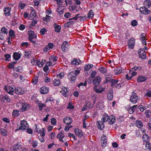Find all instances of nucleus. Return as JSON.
<instances>
[{
    "instance_id": "1",
    "label": "nucleus",
    "mask_w": 151,
    "mask_h": 151,
    "mask_svg": "<svg viewBox=\"0 0 151 151\" xmlns=\"http://www.w3.org/2000/svg\"><path fill=\"white\" fill-rule=\"evenodd\" d=\"M64 73H58L56 76H54L52 78L53 85L55 86H59L60 83L59 79L62 78L64 77Z\"/></svg>"
},
{
    "instance_id": "2",
    "label": "nucleus",
    "mask_w": 151,
    "mask_h": 151,
    "mask_svg": "<svg viewBox=\"0 0 151 151\" xmlns=\"http://www.w3.org/2000/svg\"><path fill=\"white\" fill-rule=\"evenodd\" d=\"M80 73L79 70H77L71 71L69 73L68 75V77L70 80L71 83H73L75 82L77 76Z\"/></svg>"
},
{
    "instance_id": "3",
    "label": "nucleus",
    "mask_w": 151,
    "mask_h": 151,
    "mask_svg": "<svg viewBox=\"0 0 151 151\" xmlns=\"http://www.w3.org/2000/svg\"><path fill=\"white\" fill-rule=\"evenodd\" d=\"M28 34L29 35V41L35 45V42H36L37 36L35 34L34 32L32 31H29Z\"/></svg>"
},
{
    "instance_id": "4",
    "label": "nucleus",
    "mask_w": 151,
    "mask_h": 151,
    "mask_svg": "<svg viewBox=\"0 0 151 151\" xmlns=\"http://www.w3.org/2000/svg\"><path fill=\"white\" fill-rule=\"evenodd\" d=\"M148 136L147 135H144L142 137L143 139V141L146 142L145 145V150L147 151H150L151 150V145L150 143L147 141Z\"/></svg>"
},
{
    "instance_id": "5",
    "label": "nucleus",
    "mask_w": 151,
    "mask_h": 151,
    "mask_svg": "<svg viewBox=\"0 0 151 151\" xmlns=\"http://www.w3.org/2000/svg\"><path fill=\"white\" fill-rule=\"evenodd\" d=\"M139 99L136 94L134 92L132 93V95L130 98V101L134 104H136Z\"/></svg>"
},
{
    "instance_id": "6",
    "label": "nucleus",
    "mask_w": 151,
    "mask_h": 151,
    "mask_svg": "<svg viewBox=\"0 0 151 151\" xmlns=\"http://www.w3.org/2000/svg\"><path fill=\"white\" fill-rule=\"evenodd\" d=\"M21 126L19 127V130H24L26 129L28 127L27 122L25 120L21 121Z\"/></svg>"
},
{
    "instance_id": "7",
    "label": "nucleus",
    "mask_w": 151,
    "mask_h": 151,
    "mask_svg": "<svg viewBox=\"0 0 151 151\" xmlns=\"http://www.w3.org/2000/svg\"><path fill=\"white\" fill-rule=\"evenodd\" d=\"M140 12L141 13L143 14L146 15L150 14L151 13V11L147 9V8H146L145 6L141 7L139 9Z\"/></svg>"
},
{
    "instance_id": "8",
    "label": "nucleus",
    "mask_w": 151,
    "mask_h": 151,
    "mask_svg": "<svg viewBox=\"0 0 151 151\" xmlns=\"http://www.w3.org/2000/svg\"><path fill=\"white\" fill-rule=\"evenodd\" d=\"M128 42V46L129 48L132 49L134 48L135 43V40L134 38H131L129 40Z\"/></svg>"
},
{
    "instance_id": "9",
    "label": "nucleus",
    "mask_w": 151,
    "mask_h": 151,
    "mask_svg": "<svg viewBox=\"0 0 151 151\" xmlns=\"http://www.w3.org/2000/svg\"><path fill=\"white\" fill-rule=\"evenodd\" d=\"M4 89L9 94L11 95H13V93L14 92V89L12 87L10 86H8L7 87L6 86H5L4 87Z\"/></svg>"
},
{
    "instance_id": "10",
    "label": "nucleus",
    "mask_w": 151,
    "mask_h": 151,
    "mask_svg": "<svg viewBox=\"0 0 151 151\" xmlns=\"http://www.w3.org/2000/svg\"><path fill=\"white\" fill-rule=\"evenodd\" d=\"M79 14H77L76 15L75 17L73 18H72L70 19L69 20H70L73 19L75 20H77L78 18H79V19L81 21H84L85 20H86V19L87 17L86 16H79Z\"/></svg>"
},
{
    "instance_id": "11",
    "label": "nucleus",
    "mask_w": 151,
    "mask_h": 151,
    "mask_svg": "<svg viewBox=\"0 0 151 151\" xmlns=\"http://www.w3.org/2000/svg\"><path fill=\"white\" fill-rule=\"evenodd\" d=\"M72 119L70 117L66 116L63 119V122L64 124L69 125H70L72 122Z\"/></svg>"
},
{
    "instance_id": "12",
    "label": "nucleus",
    "mask_w": 151,
    "mask_h": 151,
    "mask_svg": "<svg viewBox=\"0 0 151 151\" xmlns=\"http://www.w3.org/2000/svg\"><path fill=\"white\" fill-rule=\"evenodd\" d=\"M101 80V79L99 76H96L93 81V84L95 86H98L100 83Z\"/></svg>"
},
{
    "instance_id": "13",
    "label": "nucleus",
    "mask_w": 151,
    "mask_h": 151,
    "mask_svg": "<svg viewBox=\"0 0 151 151\" xmlns=\"http://www.w3.org/2000/svg\"><path fill=\"white\" fill-rule=\"evenodd\" d=\"M22 148V146L19 143H18L13 146V151H21Z\"/></svg>"
},
{
    "instance_id": "14",
    "label": "nucleus",
    "mask_w": 151,
    "mask_h": 151,
    "mask_svg": "<svg viewBox=\"0 0 151 151\" xmlns=\"http://www.w3.org/2000/svg\"><path fill=\"white\" fill-rule=\"evenodd\" d=\"M22 107L21 109L22 111H24L27 110L29 108V105L26 103H22Z\"/></svg>"
},
{
    "instance_id": "15",
    "label": "nucleus",
    "mask_w": 151,
    "mask_h": 151,
    "mask_svg": "<svg viewBox=\"0 0 151 151\" xmlns=\"http://www.w3.org/2000/svg\"><path fill=\"white\" fill-rule=\"evenodd\" d=\"M48 88L45 86L42 87L40 89V92L42 94H46L48 93Z\"/></svg>"
},
{
    "instance_id": "16",
    "label": "nucleus",
    "mask_w": 151,
    "mask_h": 151,
    "mask_svg": "<svg viewBox=\"0 0 151 151\" xmlns=\"http://www.w3.org/2000/svg\"><path fill=\"white\" fill-rule=\"evenodd\" d=\"M94 91H95L96 93H101L102 92L104 91L105 89V88H97L96 87V86H94L93 88Z\"/></svg>"
},
{
    "instance_id": "17",
    "label": "nucleus",
    "mask_w": 151,
    "mask_h": 151,
    "mask_svg": "<svg viewBox=\"0 0 151 151\" xmlns=\"http://www.w3.org/2000/svg\"><path fill=\"white\" fill-rule=\"evenodd\" d=\"M68 47L69 45L68 42L65 41L63 42L61 46L63 51L64 52L67 50Z\"/></svg>"
},
{
    "instance_id": "18",
    "label": "nucleus",
    "mask_w": 151,
    "mask_h": 151,
    "mask_svg": "<svg viewBox=\"0 0 151 151\" xmlns=\"http://www.w3.org/2000/svg\"><path fill=\"white\" fill-rule=\"evenodd\" d=\"M64 96L66 97L68 96V88L65 87L62 88V90L60 91Z\"/></svg>"
},
{
    "instance_id": "19",
    "label": "nucleus",
    "mask_w": 151,
    "mask_h": 151,
    "mask_svg": "<svg viewBox=\"0 0 151 151\" xmlns=\"http://www.w3.org/2000/svg\"><path fill=\"white\" fill-rule=\"evenodd\" d=\"M15 92L17 94H21L24 93L25 92V91L22 88H18L16 89Z\"/></svg>"
},
{
    "instance_id": "20",
    "label": "nucleus",
    "mask_w": 151,
    "mask_h": 151,
    "mask_svg": "<svg viewBox=\"0 0 151 151\" xmlns=\"http://www.w3.org/2000/svg\"><path fill=\"white\" fill-rule=\"evenodd\" d=\"M116 121V119L115 117L113 115H111L109 117L108 122L109 124H112L114 123Z\"/></svg>"
},
{
    "instance_id": "21",
    "label": "nucleus",
    "mask_w": 151,
    "mask_h": 151,
    "mask_svg": "<svg viewBox=\"0 0 151 151\" xmlns=\"http://www.w3.org/2000/svg\"><path fill=\"white\" fill-rule=\"evenodd\" d=\"M97 124L98 126V128L101 130L103 129L104 126V123L102 121L97 122Z\"/></svg>"
},
{
    "instance_id": "22",
    "label": "nucleus",
    "mask_w": 151,
    "mask_h": 151,
    "mask_svg": "<svg viewBox=\"0 0 151 151\" xmlns=\"http://www.w3.org/2000/svg\"><path fill=\"white\" fill-rule=\"evenodd\" d=\"M81 61L80 60L74 58L73 59V60L71 61V64L73 65H78L81 63Z\"/></svg>"
},
{
    "instance_id": "23",
    "label": "nucleus",
    "mask_w": 151,
    "mask_h": 151,
    "mask_svg": "<svg viewBox=\"0 0 151 151\" xmlns=\"http://www.w3.org/2000/svg\"><path fill=\"white\" fill-rule=\"evenodd\" d=\"M11 8L9 7H6L4 9V13L6 16H9L10 14V11Z\"/></svg>"
},
{
    "instance_id": "24",
    "label": "nucleus",
    "mask_w": 151,
    "mask_h": 151,
    "mask_svg": "<svg viewBox=\"0 0 151 151\" xmlns=\"http://www.w3.org/2000/svg\"><path fill=\"white\" fill-rule=\"evenodd\" d=\"M113 93L112 90L107 93V98L110 101H111L113 99Z\"/></svg>"
},
{
    "instance_id": "25",
    "label": "nucleus",
    "mask_w": 151,
    "mask_h": 151,
    "mask_svg": "<svg viewBox=\"0 0 151 151\" xmlns=\"http://www.w3.org/2000/svg\"><path fill=\"white\" fill-rule=\"evenodd\" d=\"M137 107V105H134L130 107V108L129 109V112L130 114H132L134 112L136 109V108Z\"/></svg>"
},
{
    "instance_id": "26",
    "label": "nucleus",
    "mask_w": 151,
    "mask_h": 151,
    "mask_svg": "<svg viewBox=\"0 0 151 151\" xmlns=\"http://www.w3.org/2000/svg\"><path fill=\"white\" fill-rule=\"evenodd\" d=\"M147 80L146 77L143 76H140L137 78V81L139 82L145 81Z\"/></svg>"
},
{
    "instance_id": "27",
    "label": "nucleus",
    "mask_w": 151,
    "mask_h": 151,
    "mask_svg": "<svg viewBox=\"0 0 151 151\" xmlns=\"http://www.w3.org/2000/svg\"><path fill=\"white\" fill-rule=\"evenodd\" d=\"M141 51L139 50L138 52L140 55L139 57L142 59H145L146 58V56L145 53L144 52H142V53L141 52Z\"/></svg>"
},
{
    "instance_id": "28",
    "label": "nucleus",
    "mask_w": 151,
    "mask_h": 151,
    "mask_svg": "<svg viewBox=\"0 0 151 151\" xmlns=\"http://www.w3.org/2000/svg\"><path fill=\"white\" fill-rule=\"evenodd\" d=\"M20 58V55L18 53H14L13 58L16 60H18Z\"/></svg>"
},
{
    "instance_id": "29",
    "label": "nucleus",
    "mask_w": 151,
    "mask_h": 151,
    "mask_svg": "<svg viewBox=\"0 0 151 151\" xmlns=\"http://www.w3.org/2000/svg\"><path fill=\"white\" fill-rule=\"evenodd\" d=\"M144 4L145 7L149 8L151 6V1L149 0H146L144 1Z\"/></svg>"
},
{
    "instance_id": "30",
    "label": "nucleus",
    "mask_w": 151,
    "mask_h": 151,
    "mask_svg": "<svg viewBox=\"0 0 151 151\" xmlns=\"http://www.w3.org/2000/svg\"><path fill=\"white\" fill-rule=\"evenodd\" d=\"M109 117L108 115L106 114H104L103 115L102 117V119L103 121L105 122L108 121Z\"/></svg>"
},
{
    "instance_id": "31",
    "label": "nucleus",
    "mask_w": 151,
    "mask_h": 151,
    "mask_svg": "<svg viewBox=\"0 0 151 151\" xmlns=\"http://www.w3.org/2000/svg\"><path fill=\"white\" fill-rule=\"evenodd\" d=\"M22 67L21 66H19L14 68V71L21 73L23 71Z\"/></svg>"
},
{
    "instance_id": "32",
    "label": "nucleus",
    "mask_w": 151,
    "mask_h": 151,
    "mask_svg": "<svg viewBox=\"0 0 151 151\" xmlns=\"http://www.w3.org/2000/svg\"><path fill=\"white\" fill-rule=\"evenodd\" d=\"M54 27L55 28V31L57 32H59L61 29V26L60 25H57L56 24L54 25Z\"/></svg>"
},
{
    "instance_id": "33",
    "label": "nucleus",
    "mask_w": 151,
    "mask_h": 151,
    "mask_svg": "<svg viewBox=\"0 0 151 151\" xmlns=\"http://www.w3.org/2000/svg\"><path fill=\"white\" fill-rule=\"evenodd\" d=\"M118 81L114 79H110V82L111 83V86L112 88H113L115 84H116Z\"/></svg>"
},
{
    "instance_id": "34",
    "label": "nucleus",
    "mask_w": 151,
    "mask_h": 151,
    "mask_svg": "<svg viewBox=\"0 0 151 151\" xmlns=\"http://www.w3.org/2000/svg\"><path fill=\"white\" fill-rule=\"evenodd\" d=\"M98 70L101 73L103 74L106 73L107 71L106 69L103 67L99 68Z\"/></svg>"
},
{
    "instance_id": "35",
    "label": "nucleus",
    "mask_w": 151,
    "mask_h": 151,
    "mask_svg": "<svg viewBox=\"0 0 151 151\" xmlns=\"http://www.w3.org/2000/svg\"><path fill=\"white\" fill-rule=\"evenodd\" d=\"M94 16V13L92 10H91L89 11L88 14V18H92Z\"/></svg>"
},
{
    "instance_id": "36",
    "label": "nucleus",
    "mask_w": 151,
    "mask_h": 151,
    "mask_svg": "<svg viewBox=\"0 0 151 151\" xmlns=\"http://www.w3.org/2000/svg\"><path fill=\"white\" fill-rule=\"evenodd\" d=\"M136 125L138 127H141L143 126V124L141 121L137 120L136 122Z\"/></svg>"
},
{
    "instance_id": "37",
    "label": "nucleus",
    "mask_w": 151,
    "mask_h": 151,
    "mask_svg": "<svg viewBox=\"0 0 151 151\" xmlns=\"http://www.w3.org/2000/svg\"><path fill=\"white\" fill-rule=\"evenodd\" d=\"M19 111L17 110H14L12 113V116L14 117L18 116L19 114Z\"/></svg>"
},
{
    "instance_id": "38",
    "label": "nucleus",
    "mask_w": 151,
    "mask_h": 151,
    "mask_svg": "<svg viewBox=\"0 0 151 151\" xmlns=\"http://www.w3.org/2000/svg\"><path fill=\"white\" fill-rule=\"evenodd\" d=\"M141 68L139 67L135 66L133 68H132L131 70L129 71V72H131V71H136L138 70H140Z\"/></svg>"
},
{
    "instance_id": "39",
    "label": "nucleus",
    "mask_w": 151,
    "mask_h": 151,
    "mask_svg": "<svg viewBox=\"0 0 151 151\" xmlns=\"http://www.w3.org/2000/svg\"><path fill=\"white\" fill-rule=\"evenodd\" d=\"M1 134L2 135L5 136L7 135V132L4 128H1L0 129Z\"/></svg>"
},
{
    "instance_id": "40",
    "label": "nucleus",
    "mask_w": 151,
    "mask_h": 151,
    "mask_svg": "<svg viewBox=\"0 0 151 151\" xmlns=\"http://www.w3.org/2000/svg\"><path fill=\"white\" fill-rule=\"evenodd\" d=\"M93 66V65L92 64L91 65H86L84 68V71H87L88 69H89L91 68H92Z\"/></svg>"
},
{
    "instance_id": "41",
    "label": "nucleus",
    "mask_w": 151,
    "mask_h": 151,
    "mask_svg": "<svg viewBox=\"0 0 151 151\" xmlns=\"http://www.w3.org/2000/svg\"><path fill=\"white\" fill-rule=\"evenodd\" d=\"M57 11L59 12L60 15L62 14L63 13V10L62 9V7L59 6L57 9Z\"/></svg>"
},
{
    "instance_id": "42",
    "label": "nucleus",
    "mask_w": 151,
    "mask_h": 151,
    "mask_svg": "<svg viewBox=\"0 0 151 151\" xmlns=\"http://www.w3.org/2000/svg\"><path fill=\"white\" fill-rule=\"evenodd\" d=\"M34 128L37 132H40L41 131V129L39 128V126L36 124L34 127Z\"/></svg>"
},
{
    "instance_id": "43",
    "label": "nucleus",
    "mask_w": 151,
    "mask_h": 151,
    "mask_svg": "<svg viewBox=\"0 0 151 151\" xmlns=\"http://www.w3.org/2000/svg\"><path fill=\"white\" fill-rule=\"evenodd\" d=\"M43 20L44 21L48 22L49 20L51 18V17L46 15L45 17H43Z\"/></svg>"
},
{
    "instance_id": "44",
    "label": "nucleus",
    "mask_w": 151,
    "mask_h": 151,
    "mask_svg": "<svg viewBox=\"0 0 151 151\" xmlns=\"http://www.w3.org/2000/svg\"><path fill=\"white\" fill-rule=\"evenodd\" d=\"M38 77H35L33 79L32 82V83L34 85L36 84L38 81Z\"/></svg>"
},
{
    "instance_id": "45",
    "label": "nucleus",
    "mask_w": 151,
    "mask_h": 151,
    "mask_svg": "<svg viewBox=\"0 0 151 151\" xmlns=\"http://www.w3.org/2000/svg\"><path fill=\"white\" fill-rule=\"evenodd\" d=\"M47 30L44 28H42L40 31V33L42 35H44Z\"/></svg>"
},
{
    "instance_id": "46",
    "label": "nucleus",
    "mask_w": 151,
    "mask_h": 151,
    "mask_svg": "<svg viewBox=\"0 0 151 151\" xmlns=\"http://www.w3.org/2000/svg\"><path fill=\"white\" fill-rule=\"evenodd\" d=\"M36 15V14L35 13V10H33L31 12L30 15V18L31 19H33V18H32L31 17H35Z\"/></svg>"
},
{
    "instance_id": "47",
    "label": "nucleus",
    "mask_w": 151,
    "mask_h": 151,
    "mask_svg": "<svg viewBox=\"0 0 151 151\" xmlns=\"http://www.w3.org/2000/svg\"><path fill=\"white\" fill-rule=\"evenodd\" d=\"M145 113L146 114V118H148L151 116V111L147 110L145 111Z\"/></svg>"
},
{
    "instance_id": "48",
    "label": "nucleus",
    "mask_w": 151,
    "mask_h": 151,
    "mask_svg": "<svg viewBox=\"0 0 151 151\" xmlns=\"http://www.w3.org/2000/svg\"><path fill=\"white\" fill-rule=\"evenodd\" d=\"M57 137V138L63 137H64V134L63 133L62 131H61L58 134Z\"/></svg>"
},
{
    "instance_id": "49",
    "label": "nucleus",
    "mask_w": 151,
    "mask_h": 151,
    "mask_svg": "<svg viewBox=\"0 0 151 151\" xmlns=\"http://www.w3.org/2000/svg\"><path fill=\"white\" fill-rule=\"evenodd\" d=\"M1 31L2 33L6 34H7V30L5 27H2V28L1 29Z\"/></svg>"
},
{
    "instance_id": "50",
    "label": "nucleus",
    "mask_w": 151,
    "mask_h": 151,
    "mask_svg": "<svg viewBox=\"0 0 151 151\" xmlns=\"http://www.w3.org/2000/svg\"><path fill=\"white\" fill-rule=\"evenodd\" d=\"M25 53L24 54V57L25 58H30L31 56V53H30L28 52H25Z\"/></svg>"
},
{
    "instance_id": "51",
    "label": "nucleus",
    "mask_w": 151,
    "mask_h": 151,
    "mask_svg": "<svg viewBox=\"0 0 151 151\" xmlns=\"http://www.w3.org/2000/svg\"><path fill=\"white\" fill-rule=\"evenodd\" d=\"M16 63L15 62H13L11 63H10L9 65H8V67L9 69H11V68H14V64Z\"/></svg>"
},
{
    "instance_id": "52",
    "label": "nucleus",
    "mask_w": 151,
    "mask_h": 151,
    "mask_svg": "<svg viewBox=\"0 0 151 151\" xmlns=\"http://www.w3.org/2000/svg\"><path fill=\"white\" fill-rule=\"evenodd\" d=\"M139 107L140 111L142 112L143 111L145 110L146 109V108L145 106H143L142 105H140L139 106Z\"/></svg>"
},
{
    "instance_id": "53",
    "label": "nucleus",
    "mask_w": 151,
    "mask_h": 151,
    "mask_svg": "<svg viewBox=\"0 0 151 151\" xmlns=\"http://www.w3.org/2000/svg\"><path fill=\"white\" fill-rule=\"evenodd\" d=\"M42 130H41V131L39 133H40V135L42 136V137H43L45 136V130H44V129L43 128H42Z\"/></svg>"
},
{
    "instance_id": "54",
    "label": "nucleus",
    "mask_w": 151,
    "mask_h": 151,
    "mask_svg": "<svg viewBox=\"0 0 151 151\" xmlns=\"http://www.w3.org/2000/svg\"><path fill=\"white\" fill-rule=\"evenodd\" d=\"M86 81H85V82L84 83L82 82L80 83L77 86L78 88H80V87L81 86H86Z\"/></svg>"
},
{
    "instance_id": "55",
    "label": "nucleus",
    "mask_w": 151,
    "mask_h": 151,
    "mask_svg": "<svg viewBox=\"0 0 151 151\" xmlns=\"http://www.w3.org/2000/svg\"><path fill=\"white\" fill-rule=\"evenodd\" d=\"M41 0H33L34 5L35 6H37L39 5L40 3V1Z\"/></svg>"
},
{
    "instance_id": "56",
    "label": "nucleus",
    "mask_w": 151,
    "mask_h": 151,
    "mask_svg": "<svg viewBox=\"0 0 151 151\" xmlns=\"http://www.w3.org/2000/svg\"><path fill=\"white\" fill-rule=\"evenodd\" d=\"M140 37L141 41L144 39H145L146 38L145 34L144 33H142L140 35Z\"/></svg>"
},
{
    "instance_id": "57",
    "label": "nucleus",
    "mask_w": 151,
    "mask_h": 151,
    "mask_svg": "<svg viewBox=\"0 0 151 151\" xmlns=\"http://www.w3.org/2000/svg\"><path fill=\"white\" fill-rule=\"evenodd\" d=\"M56 121L55 119L54 118H52L51 119V124L52 125H55L56 124Z\"/></svg>"
},
{
    "instance_id": "58",
    "label": "nucleus",
    "mask_w": 151,
    "mask_h": 151,
    "mask_svg": "<svg viewBox=\"0 0 151 151\" xmlns=\"http://www.w3.org/2000/svg\"><path fill=\"white\" fill-rule=\"evenodd\" d=\"M131 24L133 26H135L137 25V22L135 20H133L132 21Z\"/></svg>"
},
{
    "instance_id": "59",
    "label": "nucleus",
    "mask_w": 151,
    "mask_h": 151,
    "mask_svg": "<svg viewBox=\"0 0 151 151\" xmlns=\"http://www.w3.org/2000/svg\"><path fill=\"white\" fill-rule=\"evenodd\" d=\"M2 120L3 122L7 123H9L10 122V120L9 118L4 117L3 118Z\"/></svg>"
},
{
    "instance_id": "60",
    "label": "nucleus",
    "mask_w": 151,
    "mask_h": 151,
    "mask_svg": "<svg viewBox=\"0 0 151 151\" xmlns=\"http://www.w3.org/2000/svg\"><path fill=\"white\" fill-rule=\"evenodd\" d=\"M50 49L49 46L47 45L44 48L43 51L45 52H46L48 51L49 50H50Z\"/></svg>"
},
{
    "instance_id": "61",
    "label": "nucleus",
    "mask_w": 151,
    "mask_h": 151,
    "mask_svg": "<svg viewBox=\"0 0 151 151\" xmlns=\"http://www.w3.org/2000/svg\"><path fill=\"white\" fill-rule=\"evenodd\" d=\"M96 71H92L91 75V77L93 78H94L96 76Z\"/></svg>"
},
{
    "instance_id": "62",
    "label": "nucleus",
    "mask_w": 151,
    "mask_h": 151,
    "mask_svg": "<svg viewBox=\"0 0 151 151\" xmlns=\"http://www.w3.org/2000/svg\"><path fill=\"white\" fill-rule=\"evenodd\" d=\"M14 35V31L13 30L10 29V31L9 32V35L10 37H12Z\"/></svg>"
},
{
    "instance_id": "63",
    "label": "nucleus",
    "mask_w": 151,
    "mask_h": 151,
    "mask_svg": "<svg viewBox=\"0 0 151 151\" xmlns=\"http://www.w3.org/2000/svg\"><path fill=\"white\" fill-rule=\"evenodd\" d=\"M36 65H37L39 67H42V64H41V62L40 60H37L36 61Z\"/></svg>"
},
{
    "instance_id": "64",
    "label": "nucleus",
    "mask_w": 151,
    "mask_h": 151,
    "mask_svg": "<svg viewBox=\"0 0 151 151\" xmlns=\"http://www.w3.org/2000/svg\"><path fill=\"white\" fill-rule=\"evenodd\" d=\"M101 141H107V139H106V137L103 134L101 137Z\"/></svg>"
}]
</instances>
